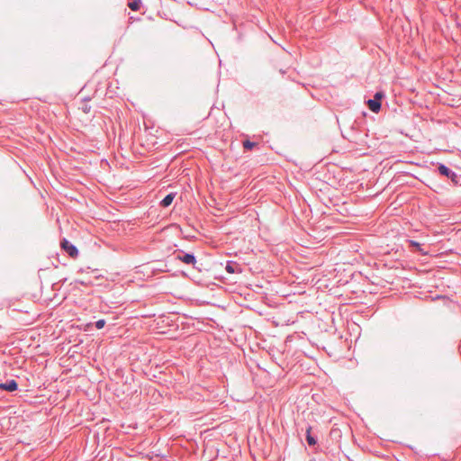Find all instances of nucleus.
I'll use <instances>...</instances> for the list:
<instances>
[{
	"label": "nucleus",
	"instance_id": "1",
	"mask_svg": "<svg viewBox=\"0 0 461 461\" xmlns=\"http://www.w3.org/2000/svg\"><path fill=\"white\" fill-rule=\"evenodd\" d=\"M61 248L72 258H76L78 254L77 249L70 244L66 239H64L61 243Z\"/></svg>",
	"mask_w": 461,
	"mask_h": 461
},
{
	"label": "nucleus",
	"instance_id": "2",
	"mask_svg": "<svg viewBox=\"0 0 461 461\" xmlns=\"http://www.w3.org/2000/svg\"><path fill=\"white\" fill-rule=\"evenodd\" d=\"M18 384L14 380H10L6 383L0 384V389L5 390L8 392H14L17 389Z\"/></svg>",
	"mask_w": 461,
	"mask_h": 461
},
{
	"label": "nucleus",
	"instance_id": "3",
	"mask_svg": "<svg viewBox=\"0 0 461 461\" xmlns=\"http://www.w3.org/2000/svg\"><path fill=\"white\" fill-rule=\"evenodd\" d=\"M367 105H368L369 109L374 113H377L381 108L380 102L377 100H375V99L368 100Z\"/></svg>",
	"mask_w": 461,
	"mask_h": 461
},
{
	"label": "nucleus",
	"instance_id": "4",
	"mask_svg": "<svg viewBox=\"0 0 461 461\" xmlns=\"http://www.w3.org/2000/svg\"><path fill=\"white\" fill-rule=\"evenodd\" d=\"M177 259H179L180 261H182L185 264L194 265L195 263V258L192 254H185L184 256H177Z\"/></svg>",
	"mask_w": 461,
	"mask_h": 461
},
{
	"label": "nucleus",
	"instance_id": "5",
	"mask_svg": "<svg viewBox=\"0 0 461 461\" xmlns=\"http://www.w3.org/2000/svg\"><path fill=\"white\" fill-rule=\"evenodd\" d=\"M438 170H439L440 174H442L447 177H450L453 181L455 180L456 174L451 172L446 166L440 165L438 167Z\"/></svg>",
	"mask_w": 461,
	"mask_h": 461
},
{
	"label": "nucleus",
	"instance_id": "6",
	"mask_svg": "<svg viewBox=\"0 0 461 461\" xmlns=\"http://www.w3.org/2000/svg\"><path fill=\"white\" fill-rule=\"evenodd\" d=\"M226 271L230 274L241 273V268L237 264L230 262L226 266Z\"/></svg>",
	"mask_w": 461,
	"mask_h": 461
},
{
	"label": "nucleus",
	"instance_id": "7",
	"mask_svg": "<svg viewBox=\"0 0 461 461\" xmlns=\"http://www.w3.org/2000/svg\"><path fill=\"white\" fill-rule=\"evenodd\" d=\"M128 6L132 11H138L140 7V0H129Z\"/></svg>",
	"mask_w": 461,
	"mask_h": 461
},
{
	"label": "nucleus",
	"instance_id": "8",
	"mask_svg": "<svg viewBox=\"0 0 461 461\" xmlns=\"http://www.w3.org/2000/svg\"><path fill=\"white\" fill-rule=\"evenodd\" d=\"M174 197H175V195H174L173 194H167V196H166V197L161 201V204H162V206H164V207H167V206H169V205L172 203V202H173V200H174Z\"/></svg>",
	"mask_w": 461,
	"mask_h": 461
},
{
	"label": "nucleus",
	"instance_id": "9",
	"mask_svg": "<svg viewBox=\"0 0 461 461\" xmlns=\"http://www.w3.org/2000/svg\"><path fill=\"white\" fill-rule=\"evenodd\" d=\"M306 439H307L308 444L311 445V446H314L316 444V440L311 435V428L307 429Z\"/></svg>",
	"mask_w": 461,
	"mask_h": 461
},
{
	"label": "nucleus",
	"instance_id": "10",
	"mask_svg": "<svg viewBox=\"0 0 461 461\" xmlns=\"http://www.w3.org/2000/svg\"><path fill=\"white\" fill-rule=\"evenodd\" d=\"M256 145H257V143L251 142V141H249L248 140L243 141V147H244L245 149H251L254 147H256Z\"/></svg>",
	"mask_w": 461,
	"mask_h": 461
},
{
	"label": "nucleus",
	"instance_id": "11",
	"mask_svg": "<svg viewBox=\"0 0 461 461\" xmlns=\"http://www.w3.org/2000/svg\"><path fill=\"white\" fill-rule=\"evenodd\" d=\"M104 325H105V321L104 320H99L95 323L96 328L99 329V330L104 328Z\"/></svg>",
	"mask_w": 461,
	"mask_h": 461
},
{
	"label": "nucleus",
	"instance_id": "12",
	"mask_svg": "<svg viewBox=\"0 0 461 461\" xmlns=\"http://www.w3.org/2000/svg\"><path fill=\"white\" fill-rule=\"evenodd\" d=\"M383 96H384L383 93H381V92H377V93L375 94V100H377V101H379V102H380V99H382V98H383Z\"/></svg>",
	"mask_w": 461,
	"mask_h": 461
},
{
	"label": "nucleus",
	"instance_id": "13",
	"mask_svg": "<svg viewBox=\"0 0 461 461\" xmlns=\"http://www.w3.org/2000/svg\"><path fill=\"white\" fill-rule=\"evenodd\" d=\"M411 245H412V246H415V247H417V248H419V247H420V244H419L418 242L411 241Z\"/></svg>",
	"mask_w": 461,
	"mask_h": 461
}]
</instances>
